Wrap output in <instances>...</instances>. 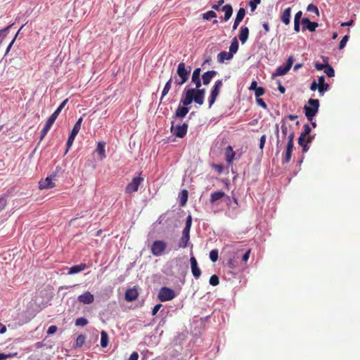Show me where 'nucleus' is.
Returning a JSON list of instances; mask_svg holds the SVG:
<instances>
[{
    "instance_id": "nucleus-15",
    "label": "nucleus",
    "mask_w": 360,
    "mask_h": 360,
    "mask_svg": "<svg viewBox=\"0 0 360 360\" xmlns=\"http://www.w3.org/2000/svg\"><path fill=\"white\" fill-rule=\"evenodd\" d=\"M200 72L201 70L200 68H195L192 75V82L195 84L196 89H198L201 86V81H200Z\"/></svg>"
},
{
    "instance_id": "nucleus-61",
    "label": "nucleus",
    "mask_w": 360,
    "mask_h": 360,
    "mask_svg": "<svg viewBox=\"0 0 360 360\" xmlns=\"http://www.w3.org/2000/svg\"><path fill=\"white\" fill-rule=\"evenodd\" d=\"M139 354L136 352H134L130 355L129 358L127 360H138Z\"/></svg>"
},
{
    "instance_id": "nucleus-5",
    "label": "nucleus",
    "mask_w": 360,
    "mask_h": 360,
    "mask_svg": "<svg viewBox=\"0 0 360 360\" xmlns=\"http://www.w3.org/2000/svg\"><path fill=\"white\" fill-rule=\"evenodd\" d=\"M188 124L187 123H184L182 124H177L174 126V122H172L171 126V133L178 138H184L188 131Z\"/></svg>"
},
{
    "instance_id": "nucleus-6",
    "label": "nucleus",
    "mask_w": 360,
    "mask_h": 360,
    "mask_svg": "<svg viewBox=\"0 0 360 360\" xmlns=\"http://www.w3.org/2000/svg\"><path fill=\"white\" fill-rule=\"evenodd\" d=\"M143 180L144 179L141 176V175L134 177L131 181L127 185L124 191L125 193L127 194H131L138 191L139 188L143 183Z\"/></svg>"
},
{
    "instance_id": "nucleus-54",
    "label": "nucleus",
    "mask_w": 360,
    "mask_h": 360,
    "mask_svg": "<svg viewBox=\"0 0 360 360\" xmlns=\"http://www.w3.org/2000/svg\"><path fill=\"white\" fill-rule=\"evenodd\" d=\"M14 354H5L4 353H0V360H6L8 358L13 357Z\"/></svg>"
},
{
    "instance_id": "nucleus-30",
    "label": "nucleus",
    "mask_w": 360,
    "mask_h": 360,
    "mask_svg": "<svg viewBox=\"0 0 360 360\" xmlns=\"http://www.w3.org/2000/svg\"><path fill=\"white\" fill-rule=\"evenodd\" d=\"M172 82V78L171 77L167 81V82L165 84V85L163 88V90L162 91V96L160 98V102L162 101L163 98L169 93V91L171 89Z\"/></svg>"
},
{
    "instance_id": "nucleus-19",
    "label": "nucleus",
    "mask_w": 360,
    "mask_h": 360,
    "mask_svg": "<svg viewBox=\"0 0 360 360\" xmlns=\"http://www.w3.org/2000/svg\"><path fill=\"white\" fill-rule=\"evenodd\" d=\"M217 75V72L215 70H209L205 72L202 76V82L203 84L207 85L210 84L212 79Z\"/></svg>"
},
{
    "instance_id": "nucleus-18",
    "label": "nucleus",
    "mask_w": 360,
    "mask_h": 360,
    "mask_svg": "<svg viewBox=\"0 0 360 360\" xmlns=\"http://www.w3.org/2000/svg\"><path fill=\"white\" fill-rule=\"evenodd\" d=\"M189 111V108L183 105L181 106L180 105L176 110L174 117L176 118H184L188 114Z\"/></svg>"
},
{
    "instance_id": "nucleus-48",
    "label": "nucleus",
    "mask_w": 360,
    "mask_h": 360,
    "mask_svg": "<svg viewBox=\"0 0 360 360\" xmlns=\"http://www.w3.org/2000/svg\"><path fill=\"white\" fill-rule=\"evenodd\" d=\"M256 101H257V103L261 106L262 108H263L264 109H266L267 108V105L266 104V103L264 101L263 99L260 98H256Z\"/></svg>"
},
{
    "instance_id": "nucleus-23",
    "label": "nucleus",
    "mask_w": 360,
    "mask_h": 360,
    "mask_svg": "<svg viewBox=\"0 0 360 360\" xmlns=\"http://www.w3.org/2000/svg\"><path fill=\"white\" fill-rule=\"evenodd\" d=\"M311 129L310 126L308 124H305L303 126V131H302L300 137L298 138V144H302L303 140L305 139L308 135H309Z\"/></svg>"
},
{
    "instance_id": "nucleus-53",
    "label": "nucleus",
    "mask_w": 360,
    "mask_h": 360,
    "mask_svg": "<svg viewBox=\"0 0 360 360\" xmlns=\"http://www.w3.org/2000/svg\"><path fill=\"white\" fill-rule=\"evenodd\" d=\"M60 112L57 111L56 110L54 111L53 113H52L50 117H49V120L55 122L57 119L58 116L59 115Z\"/></svg>"
},
{
    "instance_id": "nucleus-35",
    "label": "nucleus",
    "mask_w": 360,
    "mask_h": 360,
    "mask_svg": "<svg viewBox=\"0 0 360 360\" xmlns=\"http://www.w3.org/2000/svg\"><path fill=\"white\" fill-rule=\"evenodd\" d=\"M292 152L291 150H285V152L283 154V160H282V162L283 164H286V163H288L290 160H291V156H292Z\"/></svg>"
},
{
    "instance_id": "nucleus-32",
    "label": "nucleus",
    "mask_w": 360,
    "mask_h": 360,
    "mask_svg": "<svg viewBox=\"0 0 360 360\" xmlns=\"http://www.w3.org/2000/svg\"><path fill=\"white\" fill-rule=\"evenodd\" d=\"M238 49V42L236 37H235L231 41V46L229 47V52H231L233 55L237 52Z\"/></svg>"
},
{
    "instance_id": "nucleus-64",
    "label": "nucleus",
    "mask_w": 360,
    "mask_h": 360,
    "mask_svg": "<svg viewBox=\"0 0 360 360\" xmlns=\"http://www.w3.org/2000/svg\"><path fill=\"white\" fill-rule=\"evenodd\" d=\"M53 123H54L53 121H52L48 118V120L44 125V127H46L50 130V129L52 127V125L53 124Z\"/></svg>"
},
{
    "instance_id": "nucleus-27",
    "label": "nucleus",
    "mask_w": 360,
    "mask_h": 360,
    "mask_svg": "<svg viewBox=\"0 0 360 360\" xmlns=\"http://www.w3.org/2000/svg\"><path fill=\"white\" fill-rule=\"evenodd\" d=\"M188 191L186 189L182 190L179 195L180 206L184 207L186 205V204L188 201Z\"/></svg>"
},
{
    "instance_id": "nucleus-26",
    "label": "nucleus",
    "mask_w": 360,
    "mask_h": 360,
    "mask_svg": "<svg viewBox=\"0 0 360 360\" xmlns=\"http://www.w3.org/2000/svg\"><path fill=\"white\" fill-rule=\"evenodd\" d=\"M224 12V20L228 21L233 14V8L230 4H226L221 8Z\"/></svg>"
},
{
    "instance_id": "nucleus-21",
    "label": "nucleus",
    "mask_w": 360,
    "mask_h": 360,
    "mask_svg": "<svg viewBox=\"0 0 360 360\" xmlns=\"http://www.w3.org/2000/svg\"><path fill=\"white\" fill-rule=\"evenodd\" d=\"M105 142L100 141L98 143L97 147L95 151L99 155L101 160L105 158Z\"/></svg>"
},
{
    "instance_id": "nucleus-55",
    "label": "nucleus",
    "mask_w": 360,
    "mask_h": 360,
    "mask_svg": "<svg viewBox=\"0 0 360 360\" xmlns=\"http://www.w3.org/2000/svg\"><path fill=\"white\" fill-rule=\"evenodd\" d=\"M314 66L317 70H323L326 68V64H322L319 63H315Z\"/></svg>"
},
{
    "instance_id": "nucleus-43",
    "label": "nucleus",
    "mask_w": 360,
    "mask_h": 360,
    "mask_svg": "<svg viewBox=\"0 0 360 360\" xmlns=\"http://www.w3.org/2000/svg\"><path fill=\"white\" fill-rule=\"evenodd\" d=\"M210 283L213 286H216L219 283V277L217 275H212L210 278Z\"/></svg>"
},
{
    "instance_id": "nucleus-60",
    "label": "nucleus",
    "mask_w": 360,
    "mask_h": 360,
    "mask_svg": "<svg viewBox=\"0 0 360 360\" xmlns=\"http://www.w3.org/2000/svg\"><path fill=\"white\" fill-rule=\"evenodd\" d=\"M310 89L313 91H316V89L319 90L318 84L316 80H314L311 84Z\"/></svg>"
},
{
    "instance_id": "nucleus-31",
    "label": "nucleus",
    "mask_w": 360,
    "mask_h": 360,
    "mask_svg": "<svg viewBox=\"0 0 360 360\" xmlns=\"http://www.w3.org/2000/svg\"><path fill=\"white\" fill-rule=\"evenodd\" d=\"M108 344V335L107 333L103 330L101 333V346L103 348L106 347Z\"/></svg>"
},
{
    "instance_id": "nucleus-14",
    "label": "nucleus",
    "mask_w": 360,
    "mask_h": 360,
    "mask_svg": "<svg viewBox=\"0 0 360 360\" xmlns=\"http://www.w3.org/2000/svg\"><path fill=\"white\" fill-rule=\"evenodd\" d=\"M317 84L319 92L321 95H323L324 92L327 91L329 89V85L325 82L324 76H321L318 78Z\"/></svg>"
},
{
    "instance_id": "nucleus-17",
    "label": "nucleus",
    "mask_w": 360,
    "mask_h": 360,
    "mask_svg": "<svg viewBox=\"0 0 360 360\" xmlns=\"http://www.w3.org/2000/svg\"><path fill=\"white\" fill-rule=\"evenodd\" d=\"M139 293L134 288L128 289L125 292V300L127 302H132L137 299Z\"/></svg>"
},
{
    "instance_id": "nucleus-34",
    "label": "nucleus",
    "mask_w": 360,
    "mask_h": 360,
    "mask_svg": "<svg viewBox=\"0 0 360 360\" xmlns=\"http://www.w3.org/2000/svg\"><path fill=\"white\" fill-rule=\"evenodd\" d=\"M86 341V336L84 335H79L77 336L75 342V347H81Z\"/></svg>"
},
{
    "instance_id": "nucleus-29",
    "label": "nucleus",
    "mask_w": 360,
    "mask_h": 360,
    "mask_svg": "<svg viewBox=\"0 0 360 360\" xmlns=\"http://www.w3.org/2000/svg\"><path fill=\"white\" fill-rule=\"evenodd\" d=\"M82 122V117H79L78 119V120L76 122V123L75 124L70 134H72V136L77 135V134L79 133V131L81 129Z\"/></svg>"
},
{
    "instance_id": "nucleus-39",
    "label": "nucleus",
    "mask_w": 360,
    "mask_h": 360,
    "mask_svg": "<svg viewBox=\"0 0 360 360\" xmlns=\"http://www.w3.org/2000/svg\"><path fill=\"white\" fill-rule=\"evenodd\" d=\"M88 324V320L84 317H80L77 319L75 325L78 326H85Z\"/></svg>"
},
{
    "instance_id": "nucleus-7",
    "label": "nucleus",
    "mask_w": 360,
    "mask_h": 360,
    "mask_svg": "<svg viewBox=\"0 0 360 360\" xmlns=\"http://www.w3.org/2000/svg\"><path fill=\"white\" fill-rule=\"evenodd\" d=\"M176 297L175 292L167 287L160 288L158 297L161 302H167L173 300Z\"/></svg>"
},
{
    "instance_id": "nucleus-25",
    "label": "nucleus",
    "mask_w": 360,
    "mask_h": 360,
    "mask_svg": "<svg viewBox=\"0 0 360 360\" xmlns=\"http://www.w3.org/2000/svg\"><path fill=\"white\" fill-rule=\"evenodd\" d=\"M233 55L231 52L221 51L217 56V60L219 63H224L225 60H231Z\"/></svg>"
},
{
    "instance_id": "nucleus-11",
    "label": "nucleus",
    "mask_w": 360,
    "mask_h": 360,
    "mask_svg": "<svg viewBox=\"0 0 360 360\" xmlns=\"http://www.w3.org/2000/svg\"><path fill=\"white\" fill-rule=\"evenodd\" d=\"M302 25L303 30H309L310 32L315 31L316 28L319 26V24L316 22H311L307 18H304L302 19Z\"/></svg>"
},
{
    "instance_id": "nucleus-28",
    "label": "nucleus",
    "mask_w": 360,
    "mask_h": 360,
    "mask_svg": "<svg viewBox=\"0 0 360 360\" xmlns=\"http://www.w3.org/2000/svg\"><path fill=\"white\" fill-rule=\"evenodd\" d=\"M226 195L224 191H216V192H214L212 193H211L210 195V202L211 203H214L216 202L217 200L221 199L222 198H224V196Z\"/></svg>"
},
{
    "instance_id": "nucleus-47",
    "label": "nucleus",
    "mask_w": 360,
    "mask_h": 360,
    "mask_svg": "<svg viewBox=\"0 0 360 360\" xmlns=\"http://www.w3.org/2000/svg\"><path fill=\"white\" fill-rule=\"evenodd\" d=\"M250 252H251L250 249H248V250H246L245 252V253L243 254V255L242 257L243 262H246L248 260V259L250 257Z\"/></svg>"
},
{
    "instance_id": "nucleus-62",
    "label": "nucleus",
    "mask_w": 360,
    "mask_h": 360,
    "mask_svg": "<svg viewBox=\"0 0 360 360\" xmlns=\"http://www.w3.org/2000/svg\"><path fill=\"white\" fill-rule=\"evenodd\" d=\"M302 15V12L301 11H298L295 15L294 21L295 22H297V21L300 22Z\"/></svg>"
},
{
    "instance_id": "nucleus-16",
    "label": "nucleus",
    "mask_w": 360,
    "mask_h": 360,
    "mask_svg": "<svg viewBox=\"0 0 360 360\" xmlns=\"http://www.w3.org/2000/svg\"><path fill=\"white\" fill-rule=\"evenodd\" d=\"M39 187L40 189H48L55 187V183L53 182L52 178L48 176L44 181H41L39 183Z\"/></svg>"
},
{
    "instance_id": "nucleus-50",
    "label": "nucleus",
    "mask_w": 360,
    "mask_h": 360,
    "mask_svg": "<svg viewBox=\"0 0 360 360\" xmlns=\"http://www.w3.org/2000/svg\"><path fill=\"white\" fill-rule=\"evenodd\" d=\"M302 148V153H307L309 149V146L307 143H305V139L303 140L302 144H299Z\"/></svg>"
},
{
    "instance_id": "nucleus-1",
    "label": "nucleus",
    "mask_w": 360,
    "mask_h": 360,
    "mask_svg": "<svg viewBox=\"0 0 360 360\" xmlns=\"http://www.w3.org/2000/svg\"><path fill=\"white\" fill-rule=\"evenodd\" d=\"M191 71V66H186L184 62H181L177 67V77H174V84L176 86H181L185 84L188 78Z\"/></svg>"
},
{
    "instance_id": "nucleus-9",
    "label": "nucleus",
    "mask_w": 360,
    "mask_h": 360,
    "mask_svg": "<svg viewBox=\"0 0 360 360\" xmlns=\"http://www.w3.org/2000/svg\"><path fill=\"white\" fill-rule=\"evenodd\" d=\"M222 81L221 80H217L214 83V86L211 91L210 96L209 97V108H211L212 105L215 102V100L217 97L219 95L220 89L222 86Z\"/></svg>"
},
{
    "instance_id": "nucleus-37",
    "label": "nucleus",
    "mask_w": 360,
    "mask_h": 360,
    "mask_svg": "<svg viewBox=\"0 0 360 360\" xmlns=\"http://www.w3.org/2000/svg\"><path fill=\"white\" fill-rule=\"evenodd\" d=\"M217 14L214 11H209L202 14V18L205 20H209L213 18H216Z\"/></svg>"
},
{
    "instance_id": "nucleus-12",
    "label": "nucleus",
    "mask_w": 360,
    "mask_h": 360,
    "mask_svg": "<svg viewBox=\"0 0 360 360\" xmlns=\"http://www.w3.org/2000/svg\"><path fill=\"white\" fill-rule=\"evenodd\" d=\"M190 262L192 274L195 278H198L201 275V270L198 267L197 260L194 257H191L190 259Z\"/></svg>"
},
{
    "instance_id": "nucleus-3",
    "label": "nucleus",
    "mask_w": 360,
    "mask_h": 360,
    "mask_svg": "<svg viewBox=\"0 0 360 360\" xmlns=\"http://www.w3.org/2000/svg\"><path fill=\"white\" fill-rule=\"evenodd\" d=\"M308 104L309 105H304V110L307 120L311 122L314 117L319 111V101L318 99L310 98L308 101Z\"/></svg>"
},
{
    "instance_id": "nucleus-24",
    "label": "nucleus",
    "mask_w": 360,
    "mask_h": 360,
    "mask_svg": "<svg viewBox=\"0 0 360 360\" xmlns=\"http://www.w3.org/2000/svg\"><path fill=\"white\" fill-rule=\"evenodd\" d=\"M86 269V265L84 263H81L79 265H75L69 269V274H75L79 273Z\"/></svg>"
},
{
    "instance_id": "nucleus-8",
    "label": "nucleus",
    "mask_w": 360,
    "mask_h": 360,
    "mask_svg": "<svg viewBox=\"0 0 360 360\" xmlns=\"http://www.w3.org/2000/svg\"><path fill=\"white\" fill-rule=\"evenodd\" d=\"M294 58L292 56H290L285 66H279L276 68V72L272 74V77L277 76H281L285 75L292 68L293 64Z\"/></svg>"
},
{
    "instance_id": "nucleus-2",
    "label": "nucleus",
    "mask_w": 360,
    "mask_h": 360,
    "mask_svg": "<svg viewBox=\"0 0 360 360\" xmlns=\"http://www.w3.org/2000/svg\"><path fill=\"white\" fill-rule=\"evenodd\" d=\"M193 101L201 105L204 103V97L197 94L195 89H185V96L181 98L180 105L182 104L185 106H188L191 104Z\"/></svg>"
},
{
    "instance_id": "nucleus-56",
    "label": "nucleus",
    "mask_w": 360,
    "mask_h": 360,
    "mask_svg": "<svg viewBox=\"0 0 360 360\" xmlns=\"http://www.w3.org/2000/svg\"><path fill=\"white\" fill-rule=\"evenodd\" d=\"M68 101V99H65L61 103L60 105L58 106V108L56 109L57 111H58L60 113L61 112V110L63 109V108L65 106V105L67 104Z\"/></svg>"
},
{
    "instance_id": "nucleus-38",
    "label": "nucleus",
    "mask_w": 360,
    "mask_h": 360,
    "mask_svg": "<svg viewBox=\"0 0 360 360\" xmlns=\"http://www.w3.org/2000/svg\"><path fill=\"white\" fill-rule=\"evenodd\" d=\"M324 72L329 77H333L335 76L334 69L329 64H326Z\"/></svg>"
},
{
    "instance_id": "nucleus-49",
    "label": "nucleus",
    "mask_w": 360,
    "mask_h": 360,
    "mask_svg": "<svg viewBox=\"0 0 360 360\" xmlns=\"http://www.w3.org/2000/svg\"><path fill=\"white\" fill-rule=\"evenodd\" d=\"M23 27H24V25L21 26V27L20 28V30H18V32L16 33V34H15V36L14 39L11 41V43L9 44V45L8 46L7 49H6V53H7L9 51V50L11 49V46H12V45H13V44L14 43V41H15V39H16V37H17V36H18V33H19V32H20V31L23 28Z\"/></svg>"
},
{
    "instance_id": "nucleus-4",
    "label": "nucleus",
    "mask_w": 360,
    "mask_h": 360,
    "mask_svg": "<svg viewBox=\"0 0 360 360\" xmlns=\"http://www.w3.org/2000/svg\"><path fill=\"white\" fill-rule=\"evenodd\" d=\"M167 248V243L164 240H155L151 245V253L155 257H159L164 254Z\"/></svg>"
},
{
    "instance_id": "nucleus-36",
    "label": "nucleus",
    "mask_w": 360,
    "mask_h": 360,
    "mask_svg": "<svg viewBox=\"0 0 360 360\" xmlns=\"http://www.w3.org/2000/svg\"><path fill=\"white\" fill-rule=\"evenodd\" d=\"M245 15V9L244 8H240L238 11L236 18L235 20L237 21H242Z\"/></svg>"
},
{
    "instance_id": "nucleus-58",
    "label": "nucleus",
    "mask_w": 360,
    "mask_h": 360,
    "mask_svg": "<svg viewBox=\"0 0 360 360\" xmlns=\"http://www.w3.org/2000/svg\"><path fill=\"white\" fill-rule=\"evenodd\" d=\"M161 307H162V304H156V305L153 307V310H152V315H153V316H155V315L158 313V311H159V309L161 308Z\"/></svg>"
},
{
    "instance_id": "nucleus-22",
    "label": "nucleus",
    "mask_w": 360,
    "mask_h": 360,
    "mask_svg": "<svg viewBox=\"0 0 360 360\" xmlns=\"http://www.w3.org/2000/svg\"><path fill=\"white\" fill-rule=\"evenodd\" d=\"M290 16H291V8L288 7L285 8L281 15V21L285 24L288 25L290 22Z\"/></svg>"
},
{
    "instance_id": "nucleus-10",
    "label": "nucleus",
    "mask_w": 360,
    "mask_h": 360,
    "mask_svg": "<svg viewBox=\"0 0 360 360\" xmlns=\"http://www.w3.org/2000/svg\"><path fill=\"white\" fill-rule=\"evenodd\" d=\"M77 301L83 304H90L94 301V295L89 291H86L78 296Z\"/></svg>"
},
{
    "instance_id": "nucleus-41",
    "label": "nucleus",
    "mask_w": 360,
    "mask_h": 360,
    "mask_svg": "<svg viewBox=\"0 0 360 360\" xmlns=\"http://www.w3.org/2000/svg\"><path fill=\"white\" fill-rule=\"evenodd\" d=\"M307 11L314 13L317 16H319V11L316 6L311 4L307 6Z\"/></svg>"
},
{
    "instance_id": "nucleus-63",
    "label": "nucleus",
    "mask_w": 360,
    "mask_h": 360,
    "mask_svg": "<svg viewBox=\"0 0 360 360\" xmlns=\"http://www.w3.org/2000/svg\"><path fill=\"white\" fill-rule=\"evenodd\" d=\"M259 86H257V82L256 81H252L250 86L249 88L250 90L256 91L257 89H258Z\"/></svg>"
},
{
    "instance_id": "nucleus-52",
    "label": "nucleus",
    "mask_w": 360,
    "mask_h": 360,
    "mask_svg": "<svg viewBox=\"0 0 360 360\" xmlns=\"http://www.w3.org/2000/svg\"><path fill=\"white\" fill-rule=\"evenodd\" d=\"M191 224H192V217H191V215H188L186 219L185 227L191 228Z\"/></svg>"
},
{
    "instance_id": "nucleus-51",
    "label": "nucleus",
    "mask_w": 360,
    "mask_h": 360,
    "mask_svg": "<svg viewBox=\"0 0 360 360\" xmlns=\"http://www.w3.org/2000/svg\"><path fill=\"white\" fill-rule=\"evenodd\" d=\"M281 129L282 134H283V136L285 137L288 134V127L285 122H283L281 124Z\"/></svg>"
},
{
    "instance_id": "nucleus-59",
    "label": "nucleus",
    "mask_w": 360,
    "mask_h": 360,
    "mask_svg": "<svg viewBox=\"0 0 360 360\" xmlns=\"http://www.w3.org/2000/svg\"><path fill=\"white\" fill-rule=\"evenodd\" d=\"M265 142H266V136L263 135V136H261L260 140H259V148H260V149H263L264 146L265 144Z\"/></svg>"
},
{
    "instance_id": "nucleus-57",
    "label": "nucleus",
    "mask_w": 360,
    "mask_h": 360,
    "mask_svg": "<svg viewBox=\"0 0 360 360\" xmlns=\"http://www.w3.org/2000/svg\"><path fill=\"white\" fill-rule=\"evenodd\" d=\"M68 101V99H65L61 103L60 105L58 106V108L56 109L57 111H58L60 113L61 112V110L63 109V108L65 106V105L67 104Z\"/></svg>"
},
{
    "instance_id": "nucleus-20",
    "label": "nucleus",
    "mask_w": 360,
    "mask_h": 360,
    "mask_svg": "<svg viewBox=\"0 0 360 360\" xmlns=\"http://www.w3.org/2000/svg\"><path fill=\"white\" fill-rule=\"evenodd\" d=\"M249 36V29L248 27L242 26L240 30L239 39L242 44H245Z\"/></svg>"
},
{
    "instance_id": "nucleus-42",
    "label": "nucleus",
    "mask_w": 360,
    "mask_h": 360,
    "mask_svg": "<svg viewBox=\"0 0 360 360\" xmlns=\"http://www.w3.org/2000/svg\"><path fill=\"white\" fill-rule=\"evenodd\" d=\"M75 137H76V136H72V134H70L68 139L67 141V143H66L67 149L65 151V154L68 152L70 148L72 146Z\"/></svg>"
},
{
    "instance_id": "nucleus-46",
    "label": "nucleus",
    "mask_w": 360,
    "mask_h": 360,
    "mask_svg": "<svg viewBox=\"0 0 360 360\" xmlns=\"http://www.w3.org/2000/svg\"><path fill=\"white\" fill-rule=\"evenodd\" d=\"M58 330V328L56 326L52 325L49 327L47 330V334L48 335H53Z\"/></svg>"
},
{
    "instance_id": "nucleus-45",
    "label": "nucleus",
    "mask_w": 360,
    "mask_h": 360,
    "mask_svg": "<svg viewBox=\"0 0 360 360\" xmlns=\"http://www.w3.org/2000/svg\"><path fill=\"white\" fill-rule=\"evenodd\" d=\"M264 92H265L264 89L263 87L259 86L258 89H256L255 93L256 98H259L261 96H262L264 94Z\"/></svg>"
},
{
    "instance_id": "nucleus-40",
    "label": "nucleus",
    "mask_w": 360,
    "mask_h": 360,
    "mask_svg": "<svg viewBox=\"0 0 360 360\" xmlns=\"http://www.w3.org/2000/svg\"><path fill=\"white\" fill-rule=\"evenodd\" d=\"M219 257V252L217 250H212L210 252V259L212 262H215L217 261Z\"/></svg>"
},
{
    "instance_id": "nucleus-44",
    "label": "nucleus",
    "mask_w": 360,
    "mask_h": 360,
    "mask_svg": "<svg viewBox=\"0 0 360 360\" xmlns=\"http://www.w3.org/2000/svg\"><path fill=\"white\" fill-rule=\"evenodd\" d=\"M349 37L347 35H345L343 37V38L341 39L340 44H339V49H343L345 46H346V44L348 41Z\"/></svg>"
},
{
    "instance_id": "nucleus-33",
    "label": "nucleus",
    "mask_w": 360,
    "mask_h": 360,
    "mask_svg": "<svg viewBox=\"0 0 360 360\" xmlns=\"http://www.w3.org/2000/svg\"><path fill=\"white\" fill-rule=\"evenodd\" d=\"M189 240L190 236H186L182 234L180 240L179 247L183 248H186L188 246Z\"/></svg>"
},
{
    "instance_id": "nucleus-13",
    "label": "nucleus",
    "mask_w": 360,
    "mask_h": 360,
    "mask_svg": "<svg viewBox=\"0 0 360 360\" xmlns=\"http://www.w3.org/2000/svg\"><path fill=\"white\" fill-rule=\"evenodd\" d=\"M236 153L231 146H229L225 149V159L229 165H231L235 158Z\"/></svg>"
}]
</instances>
